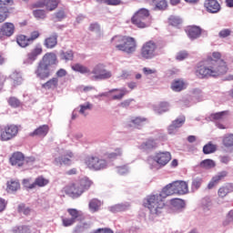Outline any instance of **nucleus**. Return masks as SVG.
I'll list each match as a JSON object with an SVG mask.
<instances>
[{
	"label": "nucleus",
	"mask_w": 233,
	"mask_h": 233,
	"mask_svg": "<svg viewBox=\"0 0 233 233\" xmlns=\"http://www.w3.org/2000/svg\"><path fill=\"white\" fill-rule=\"evenodd\" d=\"M233 223V210H230L225 218V220L222 222L223 227H228V225Z\"/></svg>",
	"instance_id": "864d4df0"
},
{
	"label": "nucleus",
	"mask_w": 233,
	"mask_h": 233,
	"mask_svg": "<svg viewBox=\"0 0 233 233\" xmlns=\"http://www.w3.org/2000/svg\"><path fill=\"white\" fill-rule=\"evenodd\" d=\"M76 183L78 184V187H80V189L83 190V192H85V190H88V188H90V187L92 186V181H90L86 177L81 178Z\"/></svg>",
	"instance_id": "e433bc0d"
},
{
	"label": "nucleus",
	"mask_w": 233,
	"mask_h": 233,
	"mask_svg": "<svg viewBox=\"0 0 233 233\" xmlns=\"http://www.w3.org/2000/svg\"><path fill=\"white\" fill-rule=\"evenodd\" d=\"M49 130H50V127H48V125H43V126H40L38 128L35 129L34 132L29 134V136H31V137H34L35 136L37 137H46Z\"/></svg>",
	"instance_id": "4be33fe9"
},
{
	"label": "nucleus",
	"mask_w": 233,
	"mask_h": 233,
	"mask_svg": "<svg viewBox=\"0 0 233 233\" xmlns=\"http://www.w3.org/2000/svg\"><path fill=\"white\" fill-rule=\"evenodd\" d=\"M216 150H217L216 145H213L210 142L203 147L204 154H214Z\"/></svg>",
	"instance_id": "de8ad7c7"
},
{
	"label": "nucleus",
	"mask_w": 233,
	"mask_h": 233,
	"mask_svg": "<svg viewBox=\"0 0 233 233\" xmlns=\"http://www.w3.org/2000/svg\"><path fill=\"white\" fill-rule=\"evenodd\" d=\"M71 68L74 72H79L80 74H91L90 69L81 64H75Z\"/></svg>",
	"instance_id": "4c0bfd02"
},
{
	"label": "nucleus",
	"mask_w": 233,
	"mask_h": 233,
	"mask_svg": "<svg viewBox=\"0 0 233 233\" xmlns=\"http://www.w3.org/2000/svg\"><path fill=\"white\" fill-rule=\"evenodd\" d=\"M55 17L57 19V21H63V19L66 18V13L64 9H60L55 14Z\"/></svg>",
	"instance_id": "bf43d9fd"
},
{
	"label": "nucleus",
	"mask_w": 233,
	"mask_h": 233,
	"mask_svg": "<svg viewBox=\"0 0 233 233\" xmlns=\"http://www.w3.org/2000/svg\"><path fill=\"white\" fill-rule=\"evenodd\" d=\"M148 119L145 116H134L131 118L130 126L134 127L135 128H139L143 127L146 123H147Z\"/></svg>",
	"instance_id": "cd10ccee"
},
{
	"label": "nucleus",
	"mask_w": 233,
	"mask_h": 233,
	"mask_svg": "<svg viewBox=\"0 0 233 233\" xmlns=\"http://www.w3.org/2000/svg\"><path fill=\"white\" fill-rule=\"evenodd\" d=\"M153 161L159 167H166L172 159V155L168 151L156 153L152 157Z\"/></svg>",
	"instance_id": "ddd939ff"
},
{
	"label": "nucleus",
	"mask_w": 233,
	"mask_h": 233,
	"mask_svg": "<svg viewBox=\"0 0 233 233\" xmlns=\"http://www.w3.org/2000/svg\"><path fill=\"white\" fill-rule=\"evenodd\" d=\"M187 86V82L183 79L174 80L171 84V89L173 92H182V90H186Z\"/></svg>",
	"instance_id": "393cba45"
},
{
	"label": "nucleus",
	"mask_w": 233,
	"mask_h": 233,
	"mask_svg": "<svg viewBox=\"0 0 233 233\" xmlns=\"http://www.w3.org/2000/svg\"><path fill=\"white\" fill-rule=\"evenodd\" d=\"M19 132V127L15 125L6 126L5 128L1 129L0 137L1 141H10L17 136Z\"/></svg>",
	"instance_id": "9b49d317"
},
{
	"label": "nucleus",
	"mask_w": 233,
	"mask_h": 233,
	"mask_svg": "<svg viewBox=\"0 0 233 233\" xmlns=\"http://www.w3.org/2000/svg\"><path fill=\"white\" fill-rule=\"evenodd\" d=\"M149 17L150 12L147 8H141L134 15L131 21L137 28H147L150 26Z\"/></svg>",
	"instance_id": "39448f33"
},
{
	"label": "nucleus",
	"mask_w": 233,
	"mask_h": 233,
	"mask_svg": "<svg viewBox=\"0 0 233 233\" xmlns=\"http://www.w3.org/2000/svg\"><path fill=\"white\" fill-rule=\"evenodd\" d=\"M33 15L35 19H45L46 17V12L43 9H36L33 11Z\"/></svg>",
	"instance_id": "3c124183"
},
{
	"label": "nucleus",
	"mask_w": 233,
	"mask_h": 233,
	"mask_svg": "<svg viewBox=\"0 0 233 233\" xmlns=\"http://www.w3.org/2000/svg\"><path fill=\"white\" fill-rule=\"evenodd\" d=\"M112 44L120 52H125V54H134L136 48H137V44L136 39L130 36H121L116 35L112 38Z\"/></svg>",
	"instance_id": "20e7f679"
},
{
	"label": "nucleus",
	"mask_w": 233,
	"mask_h": 233,
	"mask_svg": "<svg viewBox=\"0 0 233 233\" xmlns=\"http://www.w3.org/2000/svg\"><path fill=\"white\" fill-rule=\"evenodd\" d=\"M210 117L213 121H225L227 119V111L212 114Z\"/></svg>",
	"instance_id": "37998d69"
},
{
	"label": "nucleus",
	"mask_w": 233,
	"mask_h": 233,
	"mask_svg": "<svg viewBox=\"0 0 233 233\" xmlns=\"http://www.w3.org/2000/svg\"><path fill=\"white\" fill-rule=\"evenodd\" d=\"M145 208H148L152 216H159L165 208V198L159 194L149 195L143 200Z\"/></svg>",
	"instance_id": "7ed1b4c3"
},
{
	"label": "nucleus",
	"mask_w": 233,
	"mask_h": 233,
	"mask_svg": "<svg viewBox=\"0 0 233 233\" xmlns=\"http://www.w3.org/2000/svg\"><path fill=\"white\" fill-rule=\"evenodd\" d=\"M59 85V79L57 77H53L50 80H48L46 83L43 84V88H46L47 90H54L57 88V86Z\"/></svg>",
	"instance_id": "2f4dec72"
},
{
	"label": "nucleus",
	"mask_w": 233,
	"mask_h": 233,
	"mask_svg": "<svg viewBox=\"0 0 233 233\" xmlns=\"http://www.w3.org/2000/svg\"><path fill=\"white\" fill-rule=\"evenodd\" d=\"M157 139L147 138L139 146V148L140 150H144V152H152V150H156V148H157Z\"/></svg>",
	"instance_id": "a211bd4d"
},
{
	"label": "nucleus",
	"mask_w": 233,
	"mask_h": 233,
	"mask_svg": "<svg viewBox=\"0 0 233 233\" xmlns=\"http://www.w3.org/2000/svg\"><path fill=\"white\" fill-rule=\"evenodd\" d=\"M57 33H53L50 36L44 40V46L49 50L57 46Z\"/></svg>",
	"instance_id": "412c9836"
},
{
	"label": "nucleus",
	"mask_w": 233,
	"mask_h": 233,
	"mask_svg": "<svg viewBox=\"0 0 233 233\" xmlns=\"http://www.w3.org/2000/svg\"><path fill=\"white\" fill-rule=\"evenodd\" d=\"M52 65H57V56L54 53H46L39 61L35 74L39 79H47L50 77V67Z\"/></svg>",
	"instance_id": "f03ea898"
},
{
	"label": "nucleus",
	"mask_w": 233,
	"mask_h": 233,
	"mask_svg": "<svg viewBox=\"0 0 233 233\" xmlns=\"http://www.w3.org/2000/svg\"><path fill=\"white\" fill-rule=\"evenodd\" d=\"M230 34H232V31L230 29H222L218 33V35H219V37L225 38V37H228V35H230Z\"/></svg>",
	"instance_id": "774afa93"
},
{
	"label": "nucleus",
	"mask_w": 233,
	"mask_h": 233,
	"mask_svg": "<svg viewBox=\"0 0 233 233\" xmlns=\"http://www.w3.org/2000/svg\"><path fill=\"white\" fill-rule=\"evenodd\" d=\"M132 101H134L133 98H128L124 100L123 102H121L118 106H120L121 108H128V106L132 104Z\"/></svg>",
	"instance_id": "69168bd1"
},
{
	"label": "nucleus",
	"mask_w": 233,
	"mask_h": 233,
	"mask_svg": "<svg viewBox=\"0 0 233 233\" xmlns=\"http://www.w3.org/2000/svg\"><path fill=\"white\" fill-rule=\"evenodd\" d=\"M59 5V0H40L35 4L38 8H46L49 12L56 10Z\"/></svg>",
	"instance_id": "dca6fc26"
},
{
	"label": "nucleus",
	"mask_w": 233,
	"mask_h": 233,
	"mask_svg": "<svg viewBox=\"0 0 233 233\" xmlns=\"http://www.w3.org/2000/svg\"><path fill=\"white\" fill-rule=\"evenodd\" d=\"M79 114H81V116H88V111L91 108H94V104L90 103V102H86L82 105L79 106Z\"/></svg>",
	"instance_id": "72a5a7b5"
},
{
	"label": "nucleus",
	"mask_w": 233,
	"mask_h": 233,
	"mask_svg": "<svg viewBox=\"0 0 233 233\" xmlns=\"http://www.w3.org/2000/svg\"><path fill=\"white\" fill-rule=\"evenodd\" d=\"M7 17H8V7L0 6V23H4V21H6Z\"/></svg>",
	"instance_id": "09e8293b"
},
{
	"label": "nucleus",
	"mask_w": 233,
	"mask_h": 233,
	"mask_svg": "<svg viewBox=\"0 0 233 233\" xmlns=\"http://www.w3.org/2000/svg\"><path fill=\"white\" fill-rule=\"evenodd\" d=\"M185 116H180L177 119H175L172 123L175 127L181 128L183 125H185Z\"/></svg>",
	"instance_id": "6e6d98bb"
},
{
	"label": "nucleus",
	"mask_w": 233,
	"mask_h": 233,
	"mask_svg": "<svg viewBox=\"0 0 233 233\" xmlns=\"http://www.w3.org/2000/svg\"><path fill=\"white\" fill-rule=\"evenodd\" d=\"M20 187L21 186L18 181L11 180L7 183V192H17Z\"/></svg>",
	"instance_id": "c03bdc74"
},
{
	"label": "nucleus",
	"mask_w": 233,
	"mask_h": 233,
	"mask_svg": "<svg viewBox=\"0 0 233 233\" xmlns=\"http://www.w3.org/2000/svg\"><path fill=\"white\" fill-rule=\"evenodd\" d=\"M15 32V25L13 23L5 22L0 27V41L5 37H12Z\"/></svg>",
	"instance_id": "4468645a"
},
{
	"label": "nucleus",
	"mask_w": 233,
	"mask_h": 233,
	"mask_svg": "<svg viewBox=\"0 0 233 233\" xmlns=\"http://www.w3.org/2000/svg\"><path fill=\"white\" fill-rule=\"evenodd\" d=\"M230 192H233V185L226 184L218 189V196L219 198H226Z\"/></svg>",
	"instance_id": "7c9ffc66"
},
{
	"label": "nucleus",
	"mask_w": 233,
	"mask_h": 233,
	"mask_svg": "<svg viewBox=\"0 0 233 233\" xmlns=\"http://www.w3.org/2000/svg\"><path fill=\"white\" fill-rule=\"evenodd\" d=\"M168 110H170V105L167 102H161L160 104L154 106V112L158 116L165 114V112H168Z\"/></svg>",
	"instance_id": "c756f323"
},
{
	"label": "nucleus",
	"mask_w": 233,
	"mask_h": 233,
	"mask_svg": "<svg viewBox=\"0 0 233 233\" xmlns=\"http://www.w3.org/2000/svg\"><path fill=\"white\" fill-rule=\"evenodd\" d=\"M128 208H130V204L121 203L108 207L107 210H109V212H112L113 214H116L117 212H125V210H128Z\"/></svg>",
	"instance_id": "bb28decb"
},
{
	"label": "nucleus",
	"mask_w": 233,
	"mask_h": 233,
	"mask_svg": "<svg viewBox=\"0 0 233 233\" xmlns=\"http://www.w3.org/2000/svg\"><path fill=\"white\" fill-rule=\"evenodd\" d=\"M43 54V46L41 43H37L30 51L27 53L26 58L24 59V65H34L35 61H37L39 56Z\"/></svg>",
	"instance_id": "1a4fd4ad"
},
{
	"label": "nucleus",
	"mask_w": 233,
	"mask_h": 233,
	"mask_svg": "<svg viewBox=\"0 0 233 233\" xmlns=\"http://www.w3.org/2000/svg\"><path fill=\"white\" fill-rule=\"evenodd\" d=\"M66 193L69 194L71 198H79V196L83 194V189H81L77 183H75L66 188Z\"/></svg>",
	"instance_id": "5701e85b"
},
{
	"label": "nucleus",
	"mask_w": 233,
	"mask_h": 233,
	"mask_svg": "<svg viewBox=\"0 0 233 233\" xmlns=\"http://www.w3.org/2000/svg\"><path fill=\"white\" fill-rule=\"evenodd\" d=\"M115 92L116 94H115ZM109 94H113L111 96V99H113V101H121V99H123V97H125V96L128 94V90H127L126 87L114 88L109 90Z\"/></svg>",
	"instance_id": "aec40b11"
},
{
	"label": "nucleus",
	"mask_w": 233,
	"mask_h": 233,
	"mask_svg": "<svg viewBox=\"0 0 233 233\" xmlns=\"http://www.w3.org/2000/svg\"><path fill=\"white\" fill-rule=\"evenodd\" d=\"M140 56L143 59H154L157 56V44L154 40L146 42L141 47Z\"/></svg>",
	"instance_id": "0eeeda50"
},
{
	"label": "nucleus",
	"mask_w": 233,
	"mask_h": 233,
	"mask_svg": "<svg viewBox=\"0 0 233 233\" xmlns=\"http://www.w3.org/2000/svg\"><path fill=\"white\" fill-rule=\"evenodd\" d=\"M8 103H9L10 106H13V108H17L21 105V101H19V99H17L16 97H14V96H12L8 99Z\"/></svg>",
	"instance_id": "13d9d810"
},
{
	"label": "nucleus",
	"mask_w": 233,
	"mask_h": 233,
	"mask_svg": "<svg viewBox=\"0 0 233 233\" xmlns=\"http://www.w3.org/2000/svg\"><path fill=\"white\" fill-rule=\"evenodd\" d=\"M212 56L214 59L210 61L208 66H200L196 71V76L200 79L204 77H218V76H223L227 74L228 68L227 67V63L221 59V53L213 52Z\"/></svg>",
	"instance_id": "f257e3e1"
},
{
	"label": "nucleus",
	"mask_w": 233,
	"mask_h": 233,
	"mask_svg": "<svg viewBox=\"0 0 233 233\" xmlns=\"http://www.w3.org/2000/svg\"><path fill=\"white\" fill-rule=\"evenodd\" d=\"M9 163L12 165V167L21 168V167L25 165V155L19 151L13 153L9 158Z\"/></svg>",
	"instance_id": "2eb2a0df"
},
{
	"label": "nucleus",
	"mask_w": 233,
	"mask_h": 233,
	"mask_svg": "<svg viewBox=\"0 0 233 233\" xmlns=\"http://www.w3.org/2000/svg\"><path fill=\"white\" fill-rule=\"evenodd\" d=\"M200 207L203 210V212H208L212 208V200L210 198L206 197L201 200Z\"/></svg>",
	"instance_id": "c9c22d12"
},
{
	"label": "nucleus",
	"mask_w": 233,
	"mask_h": 233,
	"mask_svg": "<svg viewBox=\"0 0 233 233\" xmlns=\"http://www.w3.org/2000/svg\"><path fill=\"white\" fill-rule=\"evenodd\" d=\"M91 74H94L93 78L96 80L103 81L105 79H110L112 77V72L105 68V65L98 64L95 66Z\"/></svg>",
	"instance_id": "6e6552de"
},
{
	"label": "nucleus",
	"mask_w": 233,
	"mask_h": 233,
	"mask_svg": "<svg viewBox=\"0 0 233 233\" xmlns=\"http://www.w3.org/2000/svg\"><path fill=\"white\" fill-rule=\"evenodd\" d=\"M60 59L66 62L72 61L74 59V51H62L60 53Z\"/></svg>",
	"instance_id": "ea45409f"
},
{
	"label": "nucleus",
	"mask_w": 233,
	"mask_h": 233,
	"mask_svg": "<svg viewBox=\"0 0 233 233\" xmlns=\"http://www.w3.org/2000/svg\"><path fill=\"white\" fill-rule=\"evenodd\" d=\"M189 39H198L201 35V27L197 25H191L187 29Z\"/></svg>",
	"instance_id": "b1692460"
},
{
	"label": "nucleus",
	"mask_w": 233,
	"mask_h": 233,
	"mask_svg": "<svg viewBox=\"0 0 233 233\" xmlns=\"http://www.w3.org/2000/svg\"><path fill=\"white\" fill-rule=\"evenodd\" d=\"M177 130H179V127L175 126L172 122L171 125L167 127V132L170 135L177 134Z\"/></svg>",
	"instance_id": "e2e57ef3"
},
{
	"label": "nucleus",
	"mask_w": 233,
	"mask_h": 233,
	"mask_svg": "<svg viewBox=\"0 0 233 233\" xmlns=\"http://www.w3.org/2000/svg\"><path fill=\"white\" fill-rule=\"evenodd\" d=\"M87 228H90V224H88L86 222H83V223L78 224L75 228V232L76 233L85 232V230H86Z\"/></svg>",
	"instance_id": "8fccbe9b"
},
{
	"label": "nucleus",
	"mask_w": 233,
	"mask_h": 233,
	"mask_svg": "<svg viewBox=\"0 0 233 233\" xmlns=\"http://www.w3.org/2000/svg\"><path fill=\"white\" fill-rule=\"evenodd\" d=\"M56 152L59 157H57V154L54 155L55 165H61L62 163L64 165H70V158L68 157H74V153L72 151H65V149H60L59 147L56 148Z\"/></svg>",
	"instance_id": "9d476101"
},
{
	"label": "nucleus",
	"mask_w": 233,
	"mask_h": 233,
	"mask_svg": "<svg viewBox=\"0 0 233 233\" xmlns=\"http://www.w3.org/2000/svg\"><path fill=\"white\" fill-rule=\"evenodd\" d=\"M176 193V187H174V183L167 184L160 192V195L165 199L168 198V196H174Z\"/></svg>",
	"instance_id": "c85d7f7f"
},
{
	"label": "nucleus",
	"mask_w": 233,
	"mask_h": 233,
	"mask_svg": "<svg viewBox=\"0 0 233 233\" xmlns=\"http://www.w3.org/2000/svg\"><path fill=\"white\" fill-rule=\"evenodd\" d=\"M176 194L183 195L188 193V184L186 181H175L173 182Z\"/></svg>",
	"instance_id": "6ab92c4d"
},
{
	"label": "nucleus",
	"mask_w": 233,
	"mask_h": 233,
	"mask_svg": "<svg viewBox=\"0 0 233 233\" xmlns=\"http://www.w3.org/2000/svg\"><path fill=\"white\" fill-rule=\"evenodd\" d=\"M101 208V202L97 198H93L89 202V209L91 212H97Z\"/></svg>",
	"instance_id": "a19ab883"
},
{
	"label": "nucleus",
	"mask_w": 233,
	"mask_h": 233,
	"mask_svg": "<svg viewBox=\"0 0 233 233\" xmlns=\"http://www.w3.org/2000/svg\"><path fill=\"white\" fill-rule=\"evenodd\" d=\"M62 223L64 227H72V225H74L76 221L74 220V218H63Z\"/></svg>",
	"instance_id": "338daca9"
},
{
	"label": "nucleus",
	"mask_w": 233,
	"mask_h": 233,
	"mask_svg": "<svg viewBox=\"0 0 233 233\" xmlns=\"http://www.w3.org/2000/svg\"><path fill=\"white\" fill-rule=\"evenodd\" d=\"M171 203V207H173L174 208H183V207H185V201L181 198H173L170 200Z\"/></svg>",
	"instance_id": "a18cd8bd"
},
{
	"label": "nucleus",
	"mask_w": 233,
	"mask_h": 233,
	"mask_svg": "<svg viewBox=\"0 0 233 233\" xmlns=\"http://www.w3.org/2000/svg\"><path fill=\"white\" fill-rule=\"evenodd\" d=\"M16 42H17V45H19V46H21L22 48H26L28 45H32V43L30 42V39L26 37V35H18L16 37Z\"/></svg>",
	"instance_id": "473e14b6"
},
{
	"label": "nucleus",
	"mask_w": 233,
	"mask_h": 233,
	"mask_svg": "<svg viewBox=\"0 0 233 233\" xmlns=\"http://www.w3.org/2000/svg\"><path fill=\"white\" fill-rule=\"evenodd\" d=\"M203 183V178L196 177L192 180L191 188L192 190H198Z\"/></svg>",
	"instance_id": "603ef678"
},
{
	"label": "nucleus",
	"mask_w": 233,
	"mask_h": 233,
	"mask_svg": "<svg viewBox=\"0 0 233 233\" xmlns=\"http://www.w3.org/2000/svg\"><path fill=\"white\" fill-rule=\"evenodd\" d=\"M10 78L12 79L14 85H21L23 83V76L20 72L14 71L11 74Z\"/></svg>",
	"instance_id": "58836bf2"
},
{
	"label": "nucleus",
	"mask_w": 233,
	"mask_h": 233,
	"mask_svg": "<svg viewBox=\"0 0 233 233\" xmlns=\"http://www.w3.org/2000/svg\"><path fill=\"white\" fill-rule=\"evenodd\" d=\"M90 32H96V34L100 32L101 26H99V24L94 23L89 25Z\"/></svg>",
	"instance_id": "0e129e2a"
},
{
	"label": "nucleus",
	"mask_w": 233,
	"mask_h": 233,
	"mask_svg": "<svg viewBox=\"0 0 233 233\" xmlns=\"http://www.w3.org/2000/svg\"><path fill=\"white\" fill-rule=\"evenodd\" d=\"M181 18L177 16H170L169 18V24L171 25V26H177L178 25H181Z\"/></svg>",
	"instance_id": "052dcab7"
},
{
	"label": "nucleus",
	"mask_w": 233,
	"mask_h": 233,
	"mask_svg": "<svg viewBox=\"0 0 233 233\" xmlns=\"http://www.w3.org/2000/svg\"><path fill=\"white\" fill-rule=\"evenodd\" d=\"M200 167L207 169L214 168L216 162L212 159H205L200 163Z\"/></svg>",
	"instance_id": "49530a36"
},
{
	"label": "nucleus",
	"mask_w": 233,
	"mask_h": 233,
	"mask_svg": "<svg viewBox=\"0 0 233 233\" xmlns=\"http://www.w3.org/2000/svg\"><path fill=\"white\" fill-rule=\"evenodd\" d=\"M123 156V149L121 147H117L115 151L111 153H107V159H117V157H121Z\"/></svg>",
	"instance_id": "79ce46f5"
},
{
	"label": "nucleus",
	"mask_w": 233,
	"mask_h": 233,
	"mask_svg": "<svg viewBox=\"0 0 233 233\" xmlns=\"http://www.w3.org/2000/svg\"><path fill=\"white\" fill-rule=\"evenodd\" d=\"M13 233H30V228L28 226H20L13 228Z\"/></svg>",
	"instance_id": "5fc2aeb1"
},
{
	"label": "nucleus",
	"mask_w": 233,
	"mask_h": 233,
	"mask_svg": "<svg viewBox=\"0 0 233 233\" xmlns=\"http://www.w3.org/2000/svg\"><path fill=\"white\" fill-rule=\"evenodd\" d=\"M69 216H71V219L74 221H77V219H83V211L77 210L76 208L67 209Z\"/></svg>",
	"instance_id": "f704fd0d"
},
{
	"label": "nucleus",
	"mask_w": 233,
	"mask_h": 233,
	"mask_svg": "<svg viewBox=\"0 0 233 233\" xmlns=\"http://www.w3.org/2000/svg\"><path fill=\"white\" fill-rule=\"evenodd\" d=\"M154 3L157 10H165L167 8V0H154Z\"/></svg>",
	"instance_id": "4d7b16f0"
},
{
	"label": "nucleus",
	"mask_w": 233,
	"mask_h": 233,
	"mask_svg": "<svg viewBox=\"0 0 233 233\" xmlns=\"http://www.w3.org/2000/svg\"><path fill=\"white\" fill-rule=\"evenodd\" d=\"M204 6L208 14H218L221 11V5L218 0H206Z\"/></svg>",
	"instance_id": "f3484780"
},
{
	"label": "nucleus",
	"mask_w": 233,
	"mask_h": 233,
	"mask_svg": "<svg viewBox=\"0 0 233 233\" xmlns=\"http://www.w3.org/2000/svg\"><path fill=\"white\" fill-rule=\"evenodd\" d=\"M116 172L120 176H125V174H128V167H127V166L117 167Z\"/></svg>",
	"instance_id": "680f3d73"
},
{
	"label": "nucleus",
	"mask_w": 233,
	"mask_h": 233,
	"mask_svg": "<svg viewBox=\"0 0 233 233\" xmlns=\"http://www.w3.org/2000/svg\"><path fill=\"white\" fill-rule=\"evenodd\" d=\"M86 165L90 170H95L96 172L105 170L110 167V163H108L106 160L94 156L86 157Z\"/></svg>",
	"instance_id": "423d86ee"
},
{
	"label": "nucleus",
	"mask_w": 233,
	"mask_h": 233,
	"mask_svg": "<svg viewBox=\"0 0 233 233\" xmlns=\"http://www.w3.org/2000/svg\"><path fill=\"white\" fill-rule=\"evenodd\" d=\"M227 171H221L218 173L215 177H212L211 181L208 185V188L210 190L216 187L217 184H218L221 179L224 177H227Z\"/></svg>",
	"instance_id": "a878e982"
},
{
	"label": "nucleus",
	"mask_w": 233,
	"mask_h": 233,
	"mask_svg": "<svg viewBox=\"0 0 233 233\" xmlns=\"http://www.w3.org/2000/svg\"><path fill=\"white\" fill-rule=\"evenodd\" d=\"M48 183H50V180H48L43 176H39L38 177H36L33 183H30V179L23 180L24 187L28 190H34V188H35L36 187H46Z\"/></svg>",
	"instance_id": "f8f14e48"
}]
</instances>
